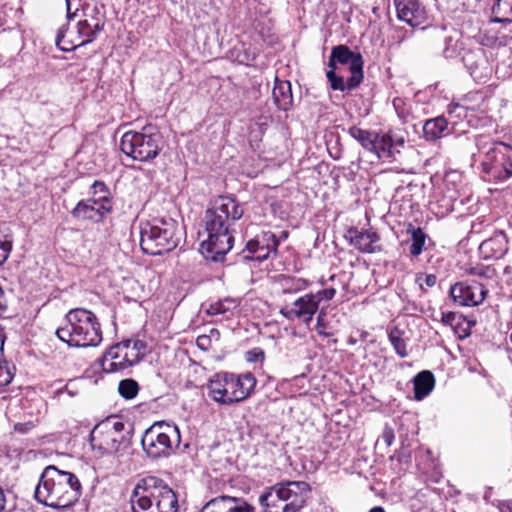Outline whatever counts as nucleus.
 Returning a JSON list of instances; mask_svg holds the SVG:
<instances>
[{
  "mask_svg": "<svg viewBox=\"0 0 512 512\" xmlns=\"http://www.w3.org/2000/svg\"><path fill=\"white\" fill-rule=\"evenodd\" d=\"M242 206L229 196L217 198L204 216L207 239L200 245V253L211 262H222L233 246L230 227L243 216Z\"/></svg>",
  "mask_w": 512,
  "mask_h": 512,
  "instance_id": "obj_1",
  "label": "nucleus"
},
{
  "mask_svg": "<svg viewBox=\"0 0 512 512\" xmlns=\"http://www.w3.org/2000/svg\"><path fill=\"white\" fill-rule=\"evenodd\" d=\"M81 493L82 486L76 475L49 465L34 489V498L45 506L60 510L74 505Z\"/></svg>",
  "mask_w": 512,
  "mask_h": 512,
  "instance_id": "obj_2",
  "label": "nucleus"
},
{
  "mask_svg": "<svg viewBox=\"0 0 512 512\" xmlns=\"http://www.w3.org/2000/svg\"><path fill=\"white\" fill-rule=\"evenodd\" d=\"M132 512H177L178 499L175 492L156 476H147L138 481L131 497Z\"/></svg>",
  "mask_w": 512,
  "mask_h": 512,
  "instance_id": "obj_3",
  "label": "nucleus"
},
{
  "mask_svg": "<svg viewBox=\"0 0 512 512\" xmlns=\"http://www.w3.org/2000/svg\"><path fill=\"white\" fill-rule=\"evenodd\" d=\"M57 338L69 347H95L102 341V331L96 315L83 308L71 309L64 325L55 331Z\"/></svg>",
  "mask_w": 512,
  "mask_h": 512,
  "instance_id": "obj_4",
  "label": "nucleus"
},
{
  "mask_svg": "<svg viewBox=\"0 0 512 512\" xmlns=\"http://www.w3.org/2000/svg\"><path fill=\"white\" fill-rule=\"evenodd\" d=\"M256 384L257 380L251 372H219L209 379L207 389L211 399L220 405L229 406L250 397Z\"/></svg>",
  "mask_w": 512,
  "mask_h": 512,
  "instance_id": "obj_5",
  "label": "nucleus"
},
{
  "mask_svg": "<svg viewBox=\"0 0 512 512\" xmlns=\"http://www.w3.org/2000/svg\"><path fill=\"white\" fill-rule=\"evenodd\" d=\"M180 241L178 223L173 219H154L140 226V246L152 256L174 250Z\"/></svg>",
  "mask_w": 512,
  "mask_h": 512,
  "instance_id": "obj_6",
  "label": "nucleus"
},
{
  "mask_svg": "<svg viewBox=\"0 0 512 512\" xmlns=\"http://www.w3.org/2000/svg\"><path fill=\"white\" fill-rule=\"evenodd\" d=\"M132 429L117 416L98 423L90 433V443L101 454H117L129 447Z\"/></svg>",
  "mask_w": 512,
  "mask_h": 512,
  "instance_id": "obj_7",
  "label": "nucleus"
},
{
  "mask_svg": "<svg viewBox=\"0 0 512 512\" xmlns=\"http://www.w3.org/2000/svg\"><path fill=\"white\" fill-rule=\"evenodd\" d=\"M348 133L365 150L375 154L378 159H395L396 154L400 153L406 143L404 135L393 129L385 133H378L352 126Z\"/></svg>",
  "mask_w": 512,
  "mask_h": 512,
  "instance_id": "obj_8",
  "label": "nucleus"
},
{
  "mask_svg": "<svg viewBox=\"0 0 512 512\" xmlns=\"http://www.w3.org/2000/svg\"><path fill=\"white\" fill-rule=\"evenodd\" d=\"M181 435L175 424L156 422L146 431L141 440L142 447L151 458L169 456L180 445Z\"/></svg>",
  "mask_w": 512,
  "mask_h": 512,
  "instance_id": "obj_9",
  "label": "nucleus"
},
{
  "mask_svg": "<svg viewBox=\"0 0 512 512\" xmlns=\"http://www.w3.org/2000/svg\"><path fill=\"white\" fill-rule=\"evenodd\" d=\"M161 143L162 136L158 131L144 128L142 132H125L121 137L120 149L133 160L146 162L159 154Z\"/></svg>",
  "mask_w": 512,
  "mask_h": 512,
  "instance_id": "obj_10",
  "label": "nucleus"
},
{
  "mask_svg": "<svg viewBox=\"0 0 512 512\" xmlns=\"http://www.w3.org/2000/svg\"><path fill=\"white\" fill-rule=\"evenodd\" d=\"M482 178L488 182H504L512 177V148L495 142L485 151L481 161Z\"/></svg>",
  "mask_w": 512,
  "mask_h": 512,
  "instance_id": "obj_11",
  "label": "nucleus"
},
{
  "mask_svg": "<svg viewBox=\"0 0 512 512\" xmlns=\"http://www.w3.org/2000/svg\"><path fill=\"white\" fill-rule=\"evenodd\" d=\"M336 295V289L326 288L316 293H307L297 298L291 307H282L280 314L287 320H301L309 324L319 309L321 302H329Z\"/></svg>",
  "mask_w": 512,
  "mask_h": 512,
  "instance_id": "obj_12",
  "label": "nucleus"
},
{
  "mask_svg": "<svg viewBox=\"0 0 512 512\" xmlns=\"http://www.w3.org/2000/svg\"><path fill=\"white\" fill-rule=\"evenodd\" d=\"M282 500L283 512H300L306 505L310 486L305 481H286L273 486Z\"/></svg>",
  "mask_w": 512,
  "mask_h": 512,
  "instance_id": "obj_13",
  "label": "nucleus"
},
{
  "mask_svg": "<svg viewBox=\"0 0 512 512\" xmlns=\"http://www.w3.org/2000/svg\"><path fill=\"white\" fill-rule=\"evenodd\" d=\"M338 64L348 66L351 74L349 77L350 88L362 83L364 60L360 53L353 52L346 45L334 46L331 50L328 67L336 69Z\"/></svg>",
  "mask_w": 512,
  "mask_h": 512,
  "instance_id": "obj_14",
  "label": "nucleus"
},
{
  "mask_svg": "<svg viewBox=\"0 0 512 512\" xmlns=\"http://www.w3.org/2000/svg\"><path fill=\"white\" fill-rule=\"evenodd\" d=\"M487 289L477 281H461L450 287L449 294L454 303L463 307L480 305L487 296Z\"/></svg>",
  "mask_w": 512,
  "mask_h": 512,
  "instance_id": "obj_15",
  "label": "nucleus"
},
{
  "mask_svg": "<svg viewBox=\"0 0 512 512\" xmlns=\"http://www.w3.org/2000/svg\"><path fill=\"white\" fill-rule=\"evenodd\" d=\"M66 27L62 26L57 33L55 43L57 47L65 52L75 50L80 46H84L88 43L93 42L100 31H96L93 26H86L84 20H81L77 24L78 41L67 40L65 41Z\"/></svg>",
  "mask_w": 512,
  "mask_h": 512,
  "instance_id": "obj_16",
  "label": "nucleus"
},
{
  "mask_svg": "<svg viewBox=\"0 0 512 512\" xmlns=\"http://www.w3.org/2000/svg\"><path fill=\"white\" fill-rule=\"evenodd\" d=\"M279 245L277 236L271 231H263L255 239L250 240L247 245V251L251 258L257 261H264L273 253L276 254Z\"/></svg>",
  "mask_w": 512,
  "mask_h": 512,
  "instance_id": "obj_17",
  "label": "nucleus"
},
{
  "mask_svg": "<svg viewBox=\"0 0 512 512\" xmlns=\"http://www.w3.org/2000/svg\"><path fill=\"white\" fill-rule=\"evenodd\" d=\"M399 20L412 27L421 25L425 19V10L418 0H394Z\"/></svg>",
  "mask_w": 512,
  "mask_h": 512,
  "instance_id": "obj_18",
  "label": "nucleus"
},
{
  "mask_svg": "<svg viewBox=\"0 0 512 512\" xmlns=\"http://www.w3.org/2000/svg\"><path fill=\"white\" fill-rule=\"evenodd\" d=\"M347 238H349L350 244L362 253L381 251V246L378 245L380 237L375 231H359L356 228H352L348 230Z\"/></svg>",
  "mask_w": 512,
  "mask_h": 512,
  "instance_id": "obj_19",
  "label": "nucleus"
},
{
  "mask_svg": "<svg viewBox=\"0 0 512 512\" xmlns=\"http://www.w3.org/2000/svg\"><path fill=\"white\" fill-rule=\"evenodd\" d=\"M479 251L484 259L502 258L508 251L506 234L503 231H496L480 244Z\"/></svg>",
  "mask_w": 512,
  "mask_h": 512,
  "instance_id": "obj_20",
  "label": "nucleus"
},
{
  "mask_svg": "<svg viewBox=\"0 0 512 512\" xmlns=\"http://www.w3.org/2000/svg\"><path fill=\"white\" fill-rule=\"evenodd\" d=\"M123 349L119 343L110 347L101 359L103 371L114 373L131 367Z\"/></svg>",
  "mask_w": 512,
  "mask_h": 512,
  "instance_id": "obj_21",
  "label": "nucleus"
},
{
  "mask_svg": "<svg viewBox=\"0 0 512 512\" xmlns=\"http://www.w3.org/2000/svg\"><path fill=\"white\" fill-rule=\"evenodd\" d=\"M92 196L88 199L97 206L102 213L110 214L113 210V199L111 192L103 181L96 180L91 185Z\"/></svg>",
  "mask_w": 512,
  "mask_h": 512,
  "instance_id": "obj_22",
  "label": "nucleus"
},
{
  "mask_svg": "<svg viewBox=\"0 0 512 512\" xmlns=\"http://www.w3.org/2000/svg\"><path fill=\"white\" fill-rule=\"evenodd\" d=\"M449 133L448 121L444 116L428 119L423 124V137L426 141H437Z\"/></svg>",
  "mask_w": 512,
  "mask_h": 512,
  "instance_id": "obj_23",
  "label": "nucleus"
},
{
  "mask_svg": "<svg viewBox=\"0 0 512 512\" xmlns=\"http://www.w3.org/2000/svg\"><path fill=\"white\" fill-rule=\"evenodd\" d=\"M72 217L79 221L101 222L107 215L88 199L81 200L71 211Z\"/></svg>",
  "mask_w": 512,
  "mask_h": 512,
  "instance_id": "obj_24",
  "label": "nucleus"
},
{
  "mask_svg": "<svg viewBox=\"0 0 512 512\" xmlns=\"http://www.w3.org/2000/svg\"><path fill=\"white\" fill-rule=\"evenodd\" d=\"M275 105L278 109L287 111L293 103L291 84L289 81L279 80L275 78V85L272 91Z\"/></svg>",
  "mask_w": 512,
  "mask_h": 512,
  "instance_id": "obj_25",
  "label": "nucleus"
},
{
  "mask_svg": "<svg viewBox=\"0 0 512 512\" xmlns=\"http://www.w3.org/2000/svg\"><path fill=\"white\" fill-rule=\"evenodd\" d=\"M129 361L130 366L137 364L146 354L147 344L140 339H127L119 342Z\"/></svg>",
  "mask_w": 512,
  "mask_h": 512,
  "instance_id": "obj_26",
  "label": "nucleus"
},
{
  "mask_svg": "<svg viewBox=\"0 0 512 512\" xmlns=\"http://www.w3.org/2000/svg\"><path fill=\"white\" fill-rule=\"evenodd\" d=\"M414 383V397L416 400L420 401L427 397L430 392L433 390L435 385L434 375L428 371L424 370L419 372L413 379Z\"/></svg>",
  "mask_w": 512,
  "mask_h": 512,
  "instance_id": "obj_27",
  "label": "nucleus"
},
{
  "mask_svg": "<svg viewBox=\"0 0 512 512\" xmlns=\"http://www.w3.org/2000/svg\"><path fill=\"white\" fill-rule=\"evenodd\" d=\"M84 24L89 26V24L93 26L96 31H102L105 25V8L102 4H87L84 7Z\"/></svg>",
  "mask_w": 512,
  "mask_h": 512,
  "instance_id": "obj_28",
  "label": "nucleus"
},
{
  "mask_svg": "<svg viewBox=\"0 0 512 512\" xmlns=\"http://www.w3.org/2000/svg\"><path fill=\"white\" fill-rule=\"evenodd\" d=\"M279 284L283 294H294L306 290L311 282L304 278L281 276Z\"/></svg>",
  "mask_w": 512,
  "mask_h": 512,
  "instance_id": "obj_29",
  "label": "nucleus"
},
{
  "mask_svg": "<svg viewBox=\"0 0 512 512\" xmlns=\"http://www.w3.org/2000/svg\"><path fill=\"white\" fill-rule=\"evenodd\" d=\"M439 47H442V56L446 59L455 58L459 52L458 40L453 36L441 31L437 35Z\"/></svg>",
  "mask_w": 512,
  "mask_h": 512,
  "instance_id": "obj_30",
  "label": "nucleus"
},
{
  "mask_svg": "<svg viewBox=\"0 0 512 512\" xmlns=\"http://www.w3.org/2000/svg\"><path fill=\"white\" fill-rule=\"evenodd\" d=\"M259 503L263 507L264 512H283L282 500L278 498L273 486L260 495Z\"/></svg>",
  "mask_w": 512,
  "mask_h": 512,
  "instance_id": "obj_31",
  "label": "nucleus"
},
{
  "mask_svg": "<svg viewBox=\"0 0 512 512\" xmlns=\"http://www.w3.org/2000/svg\"><path fill=\"white\" fill-rule=\"evenodd\" d=\"M403 334L404 332L398 327L391 328L388 333L389 341L400 358H406L408 356L407 345L403 339Z\"/></svg>",
  "mask_w": 512,
  "mask_h": 512,
  "instance_id": "obj_32",
  "label": "nucleus"
},
{
  "mask_svg": "<svg viewBox=\"0 0 512 512\" xmlns=\"http://www.w3.org/2000/svg\"><path fill=\"white\" fill-rule=\"evenodd\" d=\"M238 307V302L232 298H225L210 304L207 313L212 316L232 313Z\"/></svg>",
  "mask_w": 512,
  "mask_h": 512,
  "instance_id": "obj_33",
  "label": "nucleus"
},
{
  "mask_svg": "<svg viewBox=\"0 0 512 512\" xmlns=\"http://www.w3.org/2000/svg\"><path fill=\"white\" fill-rule=\"evenodd\" d=\"M392 104L399 120L403 124L413 119L412 105L409 101L401 97H396L393 99Z\"/></svg>",
  "mask_w": 512,
  "mask_h": 512,
  "instance_id": "obj_34",
  "label": "nucleus"
},
{
  "mask_svg": "<svg viewBox=\"0 0 512 512\" xmlns=\"http://www.w3.org/2000/svg\"><path fill=\"white\" fill-rule=\"evenodd\" d=\"M411 232V245H410V254L413 257L419 256L425 247V242L427 239V235L424 233V231L418 227V228H412L409 230Z\"/></svg>",
  "mask_w": 512,
  "mask_h": 512,
  "instance_id": "obj_35",
  "label": "nucleus"
},
{
  "mask_svg": "<svg viewBox=\"0 0 512 512\" xmlns=\"http://www.w3.org/2000/svg\"><path fill=\"white\" fill-rule=\"evenodd\" d=\"M13 246V238L8 228L0 227V266L8 259Z\"/></svg>",
  "mask_w": 512,
  "mask_h": 512,
  "instance_id": "obj_36",
  "label": "nucleus"
},
{
  "mask_svg": "<svg viewBox=\"0 0 512 512\" xmlns=\"http://www.w3.org/2000/svg\"><path fill=\"white\" fill-rule=\"evenodd\" d=\"M335 70L336 69H333V68H329V70L326 72V77L330 83V87L333 89V90H338V91H353L355 90L358 86H353L350 88V82H349V78L345 81L344 78L342 76H338L336 73H335Z\"/></svg>",
  "mask_w": 512,
  "mask_h": 512,
  "instance_id": "obj_37",
  "label": "nucleus"
},
{
  "mask_svg": "<svg viewBox=\"0 0 512 512\" xmlns=\"http://www.w3.org/2000/svg\"><path fill=\"white\" fill-rule=\"evenodd\" d=\"M118 392L124 399L130 400L137 396L139 385L132 378L121 380L118 385Z\"/></svg>",
  "mask_w": 512,
  "mask_h": 512,
  "instance_id": "obj_38",
  "label": "nucleus"
},
{
  "mask_svg": "<svg viewBox=\"0 0 512 512\" xmlns=\"http://www.w3.org/2000/svg\"><path fill=\"white\" fill-rule=\"evenodd\" d=\"M492 11L495 14H501L503 16L501 19H498L499 22H511L512 0H496Z\"/></svg>",
  "mask_w": 512,
  "mask_h": 512,
  "instance_id": "obj_39",
  "label": "nucleus"
},
{
  "mask_svg": "<svg viewBox=\"0 0 512 512\" xmlns=\"http://www.w3.org/2000/svg\"><path fill=\"white\" fill-rule=\"evenodd\" d=\"M15 366L7 361L0 362V389L9 385L15 375Z\"/></svg>",
  "mask_w": 512,
  "mask_h": 512,
  "instance_id": "obj_40",
  "label": "nucleus"
},
{
  "mask_svg": "<svg viewBox=\"0 0 512 512\" xmlns=\"http://www.w3.org/2000/svg\"><path fill=\"white\" fill-rule=\"evenodd\" d=\"M245 359L250 363L263 362L265 359V353L263 349L256 347L246 352Z\"/></svg>",
  "mask_w": 512,
  "mask_h": 512,
  "instance_id": "obj_41",
  "label": "nucleus"
},
{
  "mask_svg": "<svg viewBox=\"0 0 512 512\" xmlns=\"http://www.w3.org/2000/svg\"><path fill=\"white\" fill-rule=\"evenodd\" d=\"M316 331L322 337L332 336V332L328 331V325L324 321V313L317 316Z\"/></svg>",
  "mask_w": 512,
  "mask_h": 512,
  "instance_id": "obj_42",
  "label": "nucleus"
},
{
  "mask_svg": "<svg viewBox=\"0 0 512 512\" xmlns=\"http://www.w3.org/2000/svg\"><path fill=\"white\" fill-rule=\"evenodd\" d=\"M381 438L387 447L391 446L395 439L394 430L389 426H385Z\"/></svg>",
  "mask_w": 512,
  "mask_h": 512,
  "instance_id": "obj_43",
  "label": "nucleus"
},
{
  "mask_svg": "<svg viewBox=\"0 0 512 512\" xmlns=\"http://www.w3.org/2000/svg\"><path fill=\"white\" fill-rule=\"evenodd\" d=\"M420 288L423 289V284L428 287H433L436 284L437 278L434 274H427L424 277H418Z\"/></svg>",
  "mask_w": 512,
  "mask_h": 512,
  "instance_id": "obj_44",
  "label": "nucleus"
},
{
  "mask_svg": "<svg viewBox=\"0 0 512 512\" xmlns=\"http://www.w3.org/2000/svg\"><path fill=\"white\" fill-rule=\"evenodd\" d=\"M456 317H457V314L455 312H446V313L443 312L441 322L444 325H449V326L453 327Z\"/></svg>",
  "mask_w": 512,
  "mask_h": 512,
  "instance_id": "obj_45",
  "label": "nucleus"
},
{
  "mask_svg": "<svg viewBox=\"0 0 512 512\" xmlns=\"http://www.w3.org/2000/svg\"><path fill=\"white\" fill-rule=\"evenodd\" d=\"M228 512H255L254 507L248 505L247 503H243L239 506L230 508Z\"/></svg>",
  "mask_w": 512,
  "mask_h": 512,
  "instance_id": "obj_46",
  "label": "nucleus"
},
{
  "mask_svg": "<svg viewBox=\"0 0 512 512\" xmlns=\"http://www.w3.org/2000/svg\"><path fill=\"white\" fill-rule=\"evenodd\" d=\"M500 512H512V501H506L500 504Z\"/></svg>",
  "mask_w": 512,
  "mask_h": 512,
  "instance_id": "obj_47",
  "label": "nucleus"
},
{
  "mask_svg": "<svg viewBox=\"0 0 512 512\" xmlns=\"http://www.w3.org/2000/svg\"><path fill=\"white\" fill-rule=\"evenodd\" d=\"M6 506V495L2 487H0V512L5 510Z\"/></svg>",
  "mask_w": 512,
  "mask_h": 512,
  "instance_id": "obj_48",
  "label": "nucleus"
},
{
  "mask_svg": "<svg viewBox=\"0 0 512 512\" xmlns=\"http://www.w3.org/2000/svg\"><path fill=\"white\" fill-rule=\"evenodd\" d=\"M73 0H66L67 18L70 20L75 16V12L72 13L71 6Z\"/></svg>",
  "mask_w": 512,
  "mask_h": 512,
  "instance_id": "obj_49",
  "label": "nucleus"
},
{
  "mask_svg": "<svg viewBox=\"0 0 512 512\" xmlns=\"http://www.w3.org/2000/svg\"><path fill=\"white\" fill-rule=\"evenodd\" d=\"M209 341V338L205 335H202V336H199L197 338V345L201 348H203V346L205 345V342H208Z\"/></svg>",
  "mask_w": 512,
  "mask_h": 512,
  "instance_id": "obj_50",
  "label": "nucleus"
},
{
  "mask_svg": "<svg viewBox=\"0 0 512 512\" xmlns=\"http://www.w3.org/2000/svg\"><path fill=\"white\" fill-rule=\"evenodd\" d=\"M287 238H288V232H287V231H282V232L280 233V236H279V237H277V239L279 240V243H280L281 241L286 240Z\"/></svg>",
  "mask_w": 512,
  "mask_h": 512,
  "instance_id": "obj_51",
  "label": "nucleus"
},
{
  "mask_svg": "<svg viewBox=\"0 0 512 512\" xmlns=\"http://www.w3.org/2000/svg\"><path fill=\"white\" fill-rule=\"evenodd\" d=\"M218 500L226 501V500H233V498L222 496L220 499H213L211 500L208 505L216 503Z\"/></svg>",
  "mask_w": 512,
  "mask_h": 512,
  "instance_id": "obj_52",
  "label": "nucleus"
},
{
  "mask_svg": "<svg viewBox=\"0 0 512 512\" xmlns=\"http://www.w3.org/2000/svg\"><path fill=\"white\" fill-rule=\"evenodd\" d=\"M369 512H385V510L380 506H376L373 507Z\"/></svg>",
  "mask_w": 512,
  "mask_h": 512,
  "instance_id": "obj_53",
  "label": "nucleus"
},
{
  "mask_svg": "<svg viewBox=\"0 0 512 512\" xmlns=\"http://www.w3.org/2000/svg\"><path fill=\"white\" fill-rule=\"evenodd\" d=\"M3 345H4V336L1 335L0 336V353L2 352L3 350Z\"/></svg>",
  "mask_w": 512,
  "mask_h": 512,
  "instance_id": "obj_54",
  "label": "nucleus"
},
{
  "mask_svg": "<svg viewBox=\"0 0 512 512\" xmlns=\"http://www.w3.org/2000/svg\"><path fill=\"white\" fill-rule=\"evenodd\" d=\"M66 33H67V31L65 32V41H67V40H76V41H78V35L76 37H67Z\"/></svg>",
  "mask_w": 512,
  "mask_h": 512,
  "instance_id": "obj_55",
  "label": "nucleus"
},
{
  "mask_svg": "<svg viewBox=\"0 0 512 512\" xmlns=\"http://www.w3.org/2000/svg\"><path fill=\"white\" fill-rule=\"evenodd\" d=\"M15 428H16V430L23 432V430L19 428V425H15Z\"/></svg>",
  "mask_w": 512,
  "mask_h": 512,
  "instance_id": "obj_56",
  "label": "nucleus"
}]
</instances>
